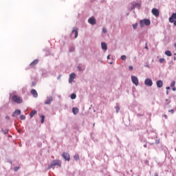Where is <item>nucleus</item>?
Wrapping results in <instances>:
<instances>
[{"instance_id": "1", "label": "nucleus", "mask_w": 176, "mask_h": 176, "mask_svg": "<svg viewBox=\"0 0 176 176\" xmlns=\"http://www.w3.org/2000/svg\"><path fill=\"white\" fill-rule=\"evenodd\" d=\"M56 166L61 167V162L58 160H54L50 164V166H48V170H50V168H54Z\"/></svg>"}, {"instance_id": "2", "label": "nucleus", "mask_w": 176, "mask_h": 176, "mask_svg": "<svg viewBox=\"0 0 176 176\" xmlns=\"http://www.w3.org/2000/svg\"><path fill=\"white\" fill-rule=\"evenodd\" d=\"M139 23L141 28H144V23L145 25H151V21L149 19H142Z\"/></svg>"}, {"instance_id": "3", "label": "nucleus", "mask_w": 176, "mask_h": 176, "mask_svg": "<svg viewBox=\"0 0 176 176\" xmlns=\"http://www.w3.org/2000/svg\"><path fill=\"white\" fill-rule=\"evenodd\" d=\"M12 100L14 101V102H16V104H21V102H23V99L21 98V97L16 95H14L12 96Z\"/></svg>"}, {"instance_id": "4", "label": "nucleus", "mask_w": 176, "mask_h": 176, "mask_svg": "<svg viewBox=\"0 0 176 176\" xmlns=\"http://www.w3.org/2000/svg\"><path fill=\"white\" fill-rule=\"evenodd\" d=\"M131 80L133 85H135V86H138V78L135 77V76H132Z\"/></svg>"}, {"instance_id": "5", "label": "nucleus", "mask_w": 176, "mask_h": 176, "mask_svg": "<svg viewBox=\"0 0 176 176\" xmlns=\"http://www.w3.org/2000/svg\"><path fill=\"white\" fill-rule=\"evenodd\" d=\"M152 14L155 16V17H159L160 13L159 12V10L156 9V8H153L152 9Z\"/></svg>"}, {"instance_id": "6", "label": "nucleus", "mask_w": 176, "mask_h": 176, "mask_svg": "<svg viewBox=\"0 0 176 176\" xmlns=\"http://www.w3.org/2000/svg\"><path fill=\"white\" fill-rule=\"evenodd\" d=\"M144 85L151 87L152 86V85H153V82H152V80H151V78H146L144 80Z\"/></svg>"}, {"instance_id": "7", "label": "nucleus", "mask_w": 176, "mask_h": 176, "mask_svg": "<svg viewBox=\"0 0 176 176\" xmlns=\"http://www.w3.org/2000/svg\"><path fill=\"white\" fill-rule=\"evenodd\" d=\"M88 23H89V24H91L92 25H94L97 23V21L96 20V19H94V16H92L88 19Z\"/></svg>"}, {"instance_id": "8", "label": "nucleus", "mask_w": 176, "mask_h": 176, "mask_svg": "<svg viewBox=\"0 0 176 176\" xmlns=\"http://www.w3.org/2000/svg\"><path fill=\"white\" fill-rule=\"evenodd\" d=\"M19 115H21V111L19 109H16L12 113V118H14L16 116H19Z\"/></svg>"}, {"instance_id": "9", "label": "nucleus", "mask_w": 176, "mask_h": 176, "mask_svg": "<svg viewBox=\"0 0 176 176\" xmlns=\"http://www.w3.org/2000/svg\"><path fill=\"white\" fill-rule=\"evenodd\" d=\"M63 157H64L65 160H67V162H69V160H71V157L67 153H63Z\"/></svg>"}, {"instance_id": "10", "label": "nucleus", "mask_w": 176, "mask_h": 176, "mask_svg": "<svg viewBox=\"0 0 176 176\" xmlns=\"http://www.w3.org/2000/svg\"><path fill=\"white\" fill-rule=\"evenodd\" d=\"M76 74L75 73H72L69 76V83H72L74 82V79H75Z\"/></svg>"}, {"instance_id": "11", "label": "nucleus", "mask_w": 176, "mask_h": 176, "mask_svg": "<svg viewBox=\"0 0 176 176\" xmlns=\"http://www.w3.org/2000/svg\"><path fill=\"white\" fill-rule=\"evenodd\" d=\"M38 63H39V60L38 59H36L34 60H33L30 64V67L31 68H34L35 67V65H36V64H38Z\"/></svg>"}, {"instance_id": "12", "label": "nucleus", "mask_w": 176, "mask_h": 176, "mask_svg": "<svg viewBox=\"0 0 176 176\" xmlns=\"http://www.w3.org/2000/svg\"><path fill=\"white\" fill-rule=\"evenodd\" d=\"M52 101H53V98L52 97L48 98L47 100L45 101V105H49L50 104H51Z\"/></svg>"}, {"instance_id": "13", "label": "nucleus", "mask_w": 176, "mask_h": 176, "mask_svg": "<svg viewBox=\"0 0 176 176\" xmlns=\"http://www.w3.org/2000/svg\"><path fill=\"white\" fill-rule=\"evenodd\" d=\"M31 94L34 97V98H38V92H36V90L35 89H32L31 90Z\"/></svg>"}, {"instance_id": "14", "label": "nucleus", "mask_w": 176, "mask_h": 176, "mask_svg": "<svg viewBox=\"0 0 176 176\" xmlns=\"http://www.w3.org/2000/svg\"><path fill=\"white\" fill-rule=\"evenodd\" d=\"M156 85L159 88L163 87V81H162L161 80H159L156 82Z\"/></svg>"}, {"instance_id": "15", "label": "nucleus", "mask_w": 176, "mask_h": 176, "mask_svg": "<svg viewBox=\"0 0 176 176\" xmlns=\"http://www.w3.org/2000/svg\"><path fill=\"white\" fill-rule=\"evenodd\" d=\"M72 112H73L74 115H76L77 113H79V109H78L76 107H74L72 109Z\"/></svg>"}, {"instance_id": "16", "label": "nucleus", "mask_w": 176, "mask_h": 176, "mask_svg": "<svg viewBox=\"0 0 176 176\" xmlns=\"http://www.w3.org/2000/svg\"><path fill=\"white\" fill-rule=\"evenodd\" d=\"M72 35H74L75 38H78V30H72Z\"/></svg>"}, {"instance_id": "17", "label": "nucleus", "mask_w": 176, "mask_h": 176, "mask_svg": "<svg viewBox=\"0 0 176 176\" xmlns=\"http://www.w3.org/2000/svg\"><path fill=\"white\" fill-rule=\"evenodd\" d=\"M101 47H102V50H107L108 49V47L107 46V43H101Z\"/></svg>"}, {"instance_id": "18", "label": "nucleus", "mask_w": 176, "mask_h": 176, "mask_svg": "<svg viewBox=\"0 0 176 176\" xmlns=\"http://www.w3.org/2000/svg\"><path fill=\"white\" fill-rule=\"evenodd\" d=\"M1 132L3 133V134H8V133H9V129L6 128H3L1 129Z\"/></svg>"}, {"instance_id": "19", "label": "nucleus", "mask_w": 176, "mask_h": 176, "mask_svg": "<svg viewBox=\"0 0 176 176\" xmlns=\"http://www.w3.org/2000/svg\"><path fill=\"white\" fill-rule=\"evenodd\" d=\"M166 56H168V57H171L173 56V54L171 53V51L168 50L165 52Z\"/></svg>"}, {"instance_id": "20", "label": "nucleus", "mask_w": 176, "mask_h": 176, "mask_svg": "<svg viewBox=\"0 0 176 176\" xmlns=\"http://www.w3.org/2000/svg\"><path fill=\"white\" fill-rule=\"evenodd\" d=\"M34 115H36V110H33L30 112V118H33Z\"/></svg>"}, {"instance_id": "21", "label": "nucleus", "mask_w": 176, "mask_h": 176, "mask_svg": "<svg viewBox=\"0 0 176 176\" xmlns=\"http://www.w3.org/2000/svg\"><path fill=\"white\" fill-rule=\"evenodd\" d=\"M135 8H138V9H140V8H141V5L140 3H135L133 5V9H135Z\"/></svg>"}, {"instance_id": "22", "label": "nucleus", "mask_w": 176, "mask_h": 176, "mask_svg": "<svg viewBox=\"0 0 176 176\" xmlns=\"http://www.w3.org/2000/svg\"><path fill=\"white\" fill-rule=\"evenodd\" d=\"M71 98H72V100H75V98H76V94H72Z\"/></svg>"}, {"instance_id": "23", "label": "nucleus", "mask_w": 176, "mask_h": 176, "mask_svg": "<svg viewBox=\"0 0 176 176\" xmlns=\"http://www.w3.org/2000/svg\"><path fill=\"white\" fill-rule=\"evenodd\" d=\"M126 58H127V56H126V55L121 56V60H122L123 61H125Z\"/></svg>"}, {"instance_id": "24", "label": "nucleus", "mask_w": 176, "mask_h": 176, "mask_svg": "<svg viewBox=\"0 0 176 176\" xmlns=\"http://www.w3.org/2000/svg\"><path fill=\"white\" fill-rule=\"evenodd\" d=\"M138 27V23H135L133 25V30H137Z\"/></svg>"}, {"instance_id": "25", "label": "nucleus", "mask_w": 176, "mask_h": 176, "mask_svg": "<svg viewBox=\"0 0 176 176\" xmlns=\"http://www.w3.org/2000/svg\"><path fill=\"white\" fill-rule=\"evenodd\" d=\"M20 119H21V120H25V116L21 115V116H20Z\"/></svg>"}, {"instance_id": "26", "label": "nucleus", "mask_w": 176, "mask_h": 176, "mask_svg": "<svg viewBox=\"0 0 176 176\" xmlns=\"http://www.w3.org/2000/svg\"><path fill=\"white\" fill-rule=\"evenodd\" d=\"M74 157L75 160H79V155H75Z\"/></svg>"}, {"instance_id": "27", "label": "nucleus", "mask_w": 176, "mask_h": 176, "mask_svg": "<svg viewBox=\"0 0 176 176\" xmlns=\"http://www.w3.org/2000/svg\"><path fill=\"white\" fill-rule=\"evenodd\" d=\"M175 81H172L170 84V87H175Z\"/></svg>"}, {"instance_id": "28", "label": "nucleus", "mask_w": 176, "mask_h": 176, "mask_svg": "<svg viewBox=\"0 0 176 176\" xmlns=\"http://www.w3.org/2000/svg\"><path fill=\"white\" fill-rule=\"evenodd\" d=\"M116 112L118 113V112H119V111H120V107L119 106H116Z\"/></svg>"}, {"instance_id": "29", "label": "nucleus", "mask_w": 176, "mask_h": 176, "mask_svg": "<svg viewBox=\"0 0 176 176\" xmlns=\"http://www.w3.org/2000/svg\"><path fill=\"white\" fill-rule=\"evenodd\" d=\"M164 61H166V59H164V58H160V64H162V63H164Z\"/></svg>"}, {"instance_id": "30", "label": "nucleus", "mask_w": 176, "mask_h": 176, "mask_svg": "<svg viewBox=\"0 0 176 176\" xmlns=\"http://www.w3.org/2000/svg\"><path fill=\"white\" fill-rule=\"evenodd\" d=\"M45 122V116H41V123H44Z\"/></svg>"}, {"instance_id": "31", "label": "nucleus", "mask_w": 176, "mask_h": 176, "mask_svg": "<svg viewBox=\"0 0 176 176\" xmlns=\"http://www.w3.org/2000/svg\"><path fill=\"white\" fill-rule=\"evenodd\" d=\"M20 168V167L19 166H16L14 168V171H19V169Z\"/></svg>"}, {"instance_id": "32", "label": "nucleus", "mask_w": 176, "mask_h": 176, "mask_svg": "<svg viewBox=\"0 0 176 176\" xmlns=\"http://www.w3.org/2000/svg\"><path fill=\"white\" fill-rule=\"evenodd\" d=\"M102 32H104V34H107V29L106 28H103L102 29Z\"/></svg>"}, {"instance_id": "33", "label": "nucleus", "mask_w": 176, "mask_h": 176, "mask_svg": "<svg viewBox=\"0 0 176 176\" xmlns=\"http://www.w3.org/2000/svg\"><path fill=\"white\" fill-rule=\"evenodd\" d=\"M129 71H133V66H129Z\"/></svg>"}, {"instance_id": "34", "label": "nucleus", "mask_w": 176, "mask_h": 176, "mask_svg": "<svg viewBox=\"0 0 176 176\" xmlns=\"http://www.w3.org/2000/svg\"><path fill=\"white\" fill-rule=\"evenodd\" d=\"M168 112H170V113H174V112H175V111H174V109H171V110H169L168 111Z\"/></svg>"}, {"instance_id": "35", "label": "nucleus", "mask_w": 176, "mask_h": 176, "mask_svg": "<svg viewBox=\"0 0 176 176\" xmlns=\"http://www.w3.org/2000/svg\"><path fill=\"white\" fill-rule=\"evenodd\" d=\"M75 50V47H72L70 48V52H74Z\"/></svg>"}, {"instance_id": "36", "label": "nucleus", "mask_w": 176, "mask_h": 176, "mask_svg": "<svg viewBox=\"0 0 176 176\" xmlns=\"http://www.w3.org/2000/svg\"><path fill=\"white\" fill-rule=\"evenodd\" d=\"M6 119L7 120H9L10 119V117L9 116H6Z\"/></svg>"}, {"instance_id": "37", "label": "nucleus", "mask_w": 176, "mask_h": 176, "mask_svg": "<svg viewBox=\"0 0 176 176\" xmlns=\"http://www.w3.org/2000/svg\"><path fill=\"white\" fill-rule=\"evenodd\" d=\"M172 90H173V91H175V90H176L175 87H172Z\"/></svg>"}, {"instance_id": "38", "label": "nucleus", "mask_w": 176, "mask_h": 176, "mask_svg": "<svg viewBox=\"0 0 176 176\" xmlns=\"http://www.w3.org/2000/svg\"><path fill=\"white\" fill-rule=\"evenodd\" d=\"M145 49H146L147 50L149 49V48L148 47V44H146Z\"/></svg>"}, {"instance_id": "39", "label": "nucleus", "mask_w": 176, "mask_h": 176, "mask_svg": "<svg viewBox=\"0 0 176 176\" xmlns=\"http://www.w3.org/2000/svg\"><path fill=\"white\" fill-rule=\"evenodd\" d=\"M78 69H79V71H82V69H80V66L78 67Z\"/></svg>"}, {"instance_id": "40", "label": "nucleus", "mask_w": 176, "mask_h": 176, "mask_svg": "<svg viewBox=\"0 0 176 176\" xmlns=\"http://www.w3.org/2000/svg\"><path fill=\"white\" fill-rule=\"evenodd\" d=\"M110 58H111V56H110V55H108V56H107V60H109Z\"/></svg>"}, {"instance_id": "41", "label": "nucleus", "mask_w": 176, "mask_h": 176, "mask_svg": "<svg viewBox=\"0 0 176 176\" xmlns=\"http://www.w3.org/2000/svg\"><path fill=\"white\" fill-rule=\"evenodd\" d=\"M166 90H170V87H167Z\"/></svg>"}, {"instance_id": "42", "label": "nucleus", "mask_w": 176, "mask_h": 176, "mask_svg": "<svg viewBox=\"0 0 176 176\" xmlns=\"http://www.w3.org/2000/svg\"><path fill=\"white\" fill-rule=\"evenodd\" d=\"M147 145L146 144H144V148H146Z\"/></svg>"}, {"instance_id": "43", "label": "nucleus", "mask_w": 176, "mask_h": 176, "mask_svg": "<svg viewBox=\"0 0 176 176\" xmlns=\"http://www.w3.org/2000/svg\"><path fill=\"white\" fill-rule=\"evenodd\" d=\"M165 119H167V115H164Z\"/></svg>"}, {"instance_id": "44", "label": "nucleus", "mask_w": 176, "mask_h": 176, "mask_svg": "<svg viewBox=\"0 0 176 176\" xmlns=\"http://www.w3.org/2000/svg\"><path fill=\"white\" fill-rule=\"evenodd\" d=\"M138 116H142V115H141V114H138Z\"/></svg>"}, {"instance_id": "45", "label": "nucleus", "mask_w": 176, "mask_h": 176, "mask_svg": "<svg viewBox=\"0 0 176 176\" xmlns=\"http://www.w3.org/2000/svg\"><path fill=\"white\" fill-rule=\"evenodd\" d=\"M154 176H159L157 173H155Z\"/></svg>"}, {"instance_id": "46", "label": "nucleus", "mask_w": 176, "mask_h": 176, "mask_svg": "<svg viewBox=\"0 0 176 176\" xmlns=\"http://www.w3.org/2000/svg\"><path fill=\"white\" fill-rule=\"evenodd\" d=\"M108 63H109V64H112V62H109V61H108Z\"/></svg>"}, {"instance_id": "47", "label": "nucleus", "mask_w": 176, "mask_h": 176, "mask_svg": "<svg viewBox=\"0 0 176 176\" xmlns=\"http://www.w3.org/2000/svg\"><path fill=\"white\" fill-rule=\"evenodd\" d=\"M166 94H168V91H166Z\"/></svg>"}, {"instance_id": "48", "label": "nucleus", "mask_w": 176, "mask_h": 176, "mask_svg": "<svg viewBox=\"0 0 176 176\" xmlns=\"http://www.w3.org/2000/svg\"><path fill=\"white\" fill-rule=\"evenodd\" d=\"M143 24H144V26L145 25V23H143Z\"/></svg>"}, {"instance_id": "49", "label": "nucleus", "mask_w": 176, "mask_h": 176, "mask_svg": "<svg viewBox=\"0 0 176 176\" xmlns=\"http://www.w3.org/2000/svg\"><path fill=\"white\" fill-rule=\"evenodd\" d=\"M95 125H96V124L94 123V126H95Z\"/></svg>"}, {"instance_id": "50", "label": "nucleus", "mask_w": 176, "mask_h": 176, "mask_svg": "<svg viewBox=\"0 0 176 176\" xmlns=\"http://www.w3.org/2000/svg\"><path fill=\"white\" fill-rule=\"evenodd\" d=\"M175 56H176V53L175 54Z\"/></svg>"}]
</instances>
